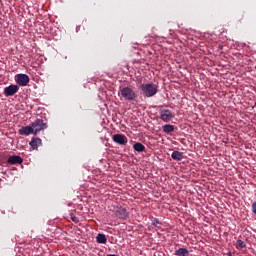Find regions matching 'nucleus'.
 <instances>
[{"label":"nucleus","instance_id":"obj_22","mask_svg":"<svg viewBox=\"0 0 256 256\" xmlns=\"http://www.w3.org/2000/svg\"><path fill=\"white\" fill-rule=\"evenodd\" d=\"M107 256H117V255H115V254H108Z\"/></svg>","mask_w":256,"mask_h":256},{"label":"nucleus","instance_id":"obj_17","mask_svg":"<svg viewBox=\"0 0 256 256\" xmlns=\"http://www.w3.org/2000/svg\"><path fill=\"white\" fill-rule=\"evenodd\" d=\"M245 247H247V244L243 240H237L236 249H245Z\"/></svg>","mask_w":256,"mask_h":256},{"label":"nucleus","instance_id":"obj_11","mask_svg":"<svg viewBox=\"0 0 256 256\" xmlns=\"http://www.w3.org/2000/svg\"><path fill=\"white\" fill-rule=\"evenodd\" d=\"M7 163H9V165H21V163H23V158H21V156L13 155L8 158Z\"/></svg>","mask_w":256,"mask_h":256},{"label":"nucleus","instance_id":"obj_12","mask_svg":"<svg viewBox=\"0 0 256 256\" xmlns=\"http://www.w3.org/2000/svg\"><path fill=\"white\" fill-rule=\"evenodd\" d=\"M96 242L101 245H105L107 243V236H105V234H101V233L97 234Z\"/></svg>","mask_w":256,"mask_h":256},{"label":"nucleus","instance_id":"obj_18","mask_svg":"<svg viewBox=\"0 0 256 256\" xmlns=\"http://www.w3.org/2000/svg\"><path fill=\"white\" fill-rule=\"evenodd\" d=\"M70 219L73 223H79V218L74 213H70Z\"/></svg>","mask_w":256,"mask_h":256},{"label":"nucleus","instance_id":"obj_4","mask_svg":"<svg viewBox=\"0 0 256 256\" xmlns=\"http://www.w3.org/2000/svg\"><path fill=\"white\" fill-rule=\"evenodd\" d=\"M15 81H16L17 85H19L20 87H27L29 85V81H31V79L29 78V75H27V74H17L15 76Z\"/></svg>","mask_w":256,"mask_h":256},{"label":"nucleus","instance_id":"obj_5","mask_svg":"<svg viewBox=\"0 0 256 256\" xmlns=\"http://www.w3.org/2000/svg\"><path fill=\"white\" fill-rule=\"evenodd\" d=\"M114 215L115 217L121 219L122 221H127V219H129V212L124 207H117L114 210Z\"/></svg>","mask_w":256,"mask_h":256},{"label":"nucleus","instance_id":"obj_13","mask_svg":"<svg viewBox=\"0 0 256 256\" xmlns=\"http://www.w3.org/2000/svg\"><path fill=\"white\" fill-rule=\"evenodd\" d=\"M172 159H174V161H182L183 160V152H179V151H173L171 154Z\"/></svg>","mask_w":256,"mask_h":256},{"label":"nucleus","instance_id":"obj_20","mask_svg":"<svg viewBox=\"0 0 256 256\" xmlns=\"http://www.w3.org/2000/svg\"><path fill=\"white\" fill-rule=\"evenodd\" d=\"M159 224H160L159 221H156V222L153 223V226L154 227H159Z\"/></svg>","mask_w":256,"mask_h":256},{"label":"nucleus","instance_id":"obj_14","mask_svg":"<svg viewBox=\"0 0 256 256\" xmlns=\"http://www.w3.org/2000/svg\"><path fill=\"white\" fill-rule=\"evenodd\" d=\"M133 149L138 153H143V151H145V145H143L141 142H137L133 145Z\"/></svg>","mask_w":256,"mask_h":256},{"label":"nucleus","instance_id":"obj_1","mask_svg":"<svg viewBox=\"0 0 256 256\" xmlns=\"http://www.w3.org/2000/svg\"><path fill=\"white\" fill-rule=\"evenodd\" d=\"M140 89L144 97H155V94L159 91V86L153 83L141 84Z\"/></svg>","mask_w":256,"mask_h":256},{"label":"nucleus","instance_id":"obj_2","mask_svg":"<svg viewBox=\"0 0 256 256\" xmlns=\"http://www.w3.org/2000/svg\"><path fill=\"white\" fill-rule=\"evenodd\" d=\"M120 95L123 97V99H126V101H135V99H137L135 90L129 86L120 88Z\"/></svg>","mask_w":256,"mask_h":256},{"label":"nucleus","instance_id":"obj_15","mask_svg":"<svg viewBox=\"0 0 256 256\" xmlns=\"http://www.w3.org/2000/svg\"><path fill=\"white\" fill-rule=\"evenodd\" d=\"M163 132L164 133H173L175 131V126L171 125V124H166L164 126H162Z\"/></svg>","mask_w":256,"mask_h":256},{"label":"nucleus","instance_id":"obj_3","mask_svg":"<svg viewBox=\"0 0 256 256\" xmlns=\"http://www.w3.org/2000/svg\"><path fill=\"white\" fill-rule=\"evenodd\" d=\"M34 135L41 133V131H45L48 125L43 121V119H36L34 122L31 123Z\"/></svg>","mask_w":256,"mask_h":256},{"label":"nucleus","instance_id":"obj_6","mask_svg":"<svg viewBox=\"0 0 256 256\" xmlns=\"http://www.w3.org/2000/svg\"><path fill=\"white\" fill-rule=\"evenodd\" d=\"M173 117H175V114L169 109H162L160 110V119L164 121V123H169Z\"/></svg>","mask_w":256,"mask_h":256},{"label":"nucleus","instance_id":"obj_21","mask_svg":"<svg viewBox=\"0 0 256 256\" xmlns=\"http://www.w3.org/2000/svg\"><path fill=\"white\" fill-rule=\"evenodd\" d=\"M226 255H227V256H233V255L231 254V252H228Z\"/></svg>","mask_w":256,"mask_h":256},{"label":"nucleus","instance_id":"obj_19","mask_svg":"<svg viewBox=\"0 0 256 256\" xmlns=\"http://www.w3.org/2000/svg\"><path fill=\"white\" fill-rule=\"evenodd\" d=\"M252 213L256 215V202L252 203Z\"/></svg>","mask_w":256,"mask_h":256},{"label":"nucleus","instance_id":"obj_16","mask_svg":"<svg viewBox=\"0 0 256 256\" xmlns=\"http://www.w3.org/2000/svg\"><path fill=\"white\" fill-rule=\"evenodd\" d=\"M175 255L177 256H189V250L186 248H179L176 250Z\"/></svg>","mask_w":256,"mask_h":256},{"label":"nucleus","instance_id":"obj_8","mask_svg":"<svg viewBox=\"0 0 256 256\" xmlns=\"http://www.w3.org/2000/svg\"><path fill=\"white\" fill-rule=\"evenodd\" d=\"M19 91V86L17 85H10L4 89L5 97H13L15 93Z\"/></svg>","mask_w":256,"mask_h":256},{"label":"nucleus","instance_id":"obj_9","mask_svg":"<svg viewBox=\"0 0 256 256\" xmlns=\"http://www.w3.org/2000/svg\"><path fill=\"white\" fill-rule=\"evenodd\" d=\"M19 135H25V136H29V135H34L33 132V127L30 126H22L19 130H18Z\"/></svg>","mask_w":256,"mask_h":256},{"label":"nucleus","instance_id":"obj_7","mask_svg":"<svg viewBox=\"0 0 256 256\" xmlns=\"http://www.w3.org/2000/svg\"><path fill=\"white\" fill-rule=\"evenodd\" d=\"M112 141H114V143H117L118 145H127L128 143L127 136L123 134H114L112 136Z\"/></svg>","mask_w":256,"mask_h":256},{"label":"nucleus","instance_id":"obj_10","mask_svg":"<svg viewBox=\"0 0 256 256\" xmlns=\"http://www.w3.org/2000/svg\"><path fill=\"white\" fill-rule=\"evenodd\" d=\"M29 145L32 149L37 150L43 145V140H41V138L33 137L29 142Z\"/></svg>","mask_w":256,"mask_h":256}]
</instances>
